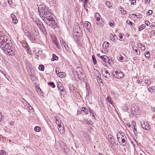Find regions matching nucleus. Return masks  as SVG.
<instances>
[{
  "mask_svg": "<svg viewBox=\"0 0 155 155\" xmlns=\"http://www.w3.org/2000/svg\"><path fill=\"white\" fill-rule=\"evenodd\" d=\"M28 37L30 39L32 40H33L34 39V36L31 34H28Z\"/></svg>",
  "mask_w": 155,
  "mask_h": 155,
  "instance_id": "c9c22d12",
  "label": "nucleus"
},
{
  "mask_svg": "<svg viewBox=\"0 0 155 155\" xmlns=\"http://www.w3.org/2000/svg\"><path fill=\"white\" fill-rule=\"evenodd\" d=\"M84 111L85 114H88L87 109L85 107H83L81 108V111Z\"/></svg>",
  "mask_w": 155,
  "mask_h": 155,
  "instance_id": "4be33fe9",
  "label": "nucleus"
},
{
  "mask_svg": "<svg viewBox=\"0 0 155 155\" xmlns=\"http://www.w3.org/2000/svg\"><path fill=\"white\" fill-rule=\"evenodd\" d=\"M155 89V86H152L148 88V90L151 93L153 92V91Z\"/></svg>",
  "mask_w": 155,
  "mask_h": 155,
  "instance_id": "5701e85b",
  "label": "nucleus"
},
{
  "mask_svg": "<svg viewBox=\"0 0 155 155\" xmlns=\"http://www.w3.org/2000/svg\"><path fill=\"white\" fill-rule=\"evenodd\" d=\"M55 118L56 119V124L58 125V127L59 126V125L63 124L60 119L58 118L57 119L56 117H55Z\"/></svg>",
  "mask_w": 155,
  "mask_h": 155,
  "instance_id": "412c9836",
  "label": "nucleus"
},
{
  "mask_svg": "<svg viewBox=\"0 0 155 155\" xmlns=\"http://www.w3.org/2000/svg\"><path fill=\"white\" fill-rule=\"evenodd\" d=\"M0 155H6V153L4 150H2L0 153Z\"/></svg>",
  "mask_w": 155,
  "mask_h": 155,
  "instance_id": "79ce46f5",
  "label": "nucleus"
},
{
  "mask_svg": "<svg viewBox=\"0 0 155 155\" xmlns=\"http://www.w3.org/2000/svg\"><path fill=\"white\" fill-rule=\"evenodd\" d=\"M104 62L105 63H107V62L110 64V63L109 62V60H110L109 59V58H108L107 56V58L105 57L104 58V59H103Z\"/></svg>",
  "mask_w": 155,
  "mask_h": 155,
  "instance_id": "c85d7f7f",
  "label": "nucleus"
},
{
  "mask_svg": "<svg viewBox=\"0 0 155 155\" xmlns=\"http://www.w3.org/2000/svg\"><path fill=\"white\" fill-rule=\"evenodd\" d=\"M39 26H40V27H42L43 26V24H42V23L41 22H39Z\"/></svg>",
  "mask_w": 155,
  "mask_h": 155,
  "instance_id": "052dcab7",
  "label": "nucleus"
},
{
  "mask_svg": "<svg viewBox=\"0 0 155 155\" xmlns=\"http://www.w3.org/2000/svg\"><path fill=\"white\" fill-rule=\"evenodd\" d=\"M38 68L39 70L43 71L44 70V67L42 65H40L39 67Z\"/></svg>",
  "mask_w": 155,
  "mask_h": 155,
  "instance_id": "2f4dec72",
  "label": "nucleus"
},
{
  "mask_svg": "<svg viewBox=\"0 0 155 155\" xmlns=\"http://www.w3.org/2000/svg\"><path fill=\"white\" fill-rule=\"evenodd\" d=\"M127 23L130 26H132L133 24L134 25V24H133L132 22L130 21L129 20H127Z\"/></svg>",
  "mask_w": 155,
  "mask_h": 155,
  "instance_id": "ea45409f",
  "label": "nucleus"
},
{
  "mask_svg": "<svg viewBox=\"0 0 155 155\" xmlns=\"http://www.w3.org/2000/svg\"><path fill=\"white\" fill-rule=\"evenodd\" d=\"M137 81H138V83L139 84L141 83L142 82V79H139V78L137 79Z\"/></svg>",
  "mask_w": 155,
  "mask_h": 155,
  "instance_id": "3c124183",
  "label": "nucleus"
},
{
  "mask_svg": "<svg viewBox=\"0 0 155 155\" xmlns=\"http://www.w3.org/2000/svg\"><path fill=\"white\" fill-rule=\"evenodd\" d=\"M29 112L30 113H33L34 111L32 108L31 107H29Z\"/></svg>",
  "mask_w": 155,
  "mask_h": 155,
  "instance_id": "de8ad7c7",
  "label": "nucleus"
},
{
  "mask_svg": "<svg viewBox=\"0 0 155 155\" xmlns=\"http://www.w3.org/2000/svg\"><path fill=\"white\" fill-rule=\"evenodd\" d=\"M8 3L10 5H12V2L11 0H8Z\"/></svg>",
  "mask_w": 155,
  "mask_h": 155,
  "instance_id": "13d9d810",
  "label": "nucleus"
},
{
  "mask_svg": "<svg viewBox=\"0 0 155 155\" xmlns=\"http://www.w3.org/2000/svg\"><path fill=\"white\" fill-rule=\"evenodd\" d=\"M125 135L124 133H122L121 131L118 132L117 134V138L118 140H119V138L121 137H123L124 135Z\"/></svg>",
  "mask_w": 155,
  "mask_h": 155,
  "instance_id": "aec40b11",
  "label": "nucleus"
},
{
  "mask_svg": "<svg viewBox=\"0 0 155 155\" xmlns=\"http://www.w3.org/2000/svg\"><path fill=\"white\" fill-rule=\"evenodd\" d=\"M95 18L96 19V23L97 25H100L102 24V21L101 20V18L99 14L96 13L95 14Z\"/></svg>",
  "mask_w": 155,
  "mask_h": 155,
  "instance_id": "6e6552de",
  "label": "nucleus"
},
{
  "mask_svg": "<svg viewBox=\"0 0 155 155\" xmlns=\"http://www.w3.org/2000/svg\"><path fill=\"white\" fill-rule=\"evenodd\" d=\"M145 56L147 58H149L150 56V53L148 51L145 54Z\"/></svg>",
  "mask_w": 155,
  "mask_h": 155,
  "instance_id": "4c0bfd02",
  "label": "nucleus"
},
{
  "mask_svg": "<svg viewBox=\"0 0 155 155\" xmlns=\"http://www.w3.org/2000/svg\"><path fill=\"white\" fill-rule=\"evenodd\" d=\"M48 84L50 87L52 88H54L55 87L54 84L53 82H51L48 83Z\"/></svg>",
  "mask_w": 155,
  "mask_h": 155,
  "instance_id": "7c9ffc66",
  "label": "nucleus"
},
{
  "mask_svg": "<svg viewBox=\"0 0 155 155\" xmlns=\"http://www.w3.org/2000/svg\"><path fill=\"white\" fill-rule=\"evenodd\" d=\"M141 126L143 128L147 130H149L150 128V127L146 122H143L141 123Z\"/></svg>",
  "mask_w": 155,
  "mask_h": 155,
  "instance_id": "1a4fd4ad",
  "label": "nucleus"
},
{
  "mask_svg": "<svg viewBox=\"0 0 155 155\" xmlns=\"http://www.w3.org/2000/svg\"><path fill=\"white\" fill-rule=\"evenodd\" d=\"M56 69H57V68ZM55 72L58 76L61 78H64L66 76V74L64 72L58 71L57 69L55 70Z\"/></svg>",
  "mask_w": 155,
  "mask_h": 155,
  "instance_id": "f8f14e48",
  "label": "nucleus"
},
{
  "mask_svg": "<svg viewBox=\"0 0 155 155\" xmlns=\"http://www.w3.org/2000/svg\"><path fill=\"white\" fill-rule=\"evenodd\" d=\"M112 74L113 77L117 79L122 78L124 76V74L122 72L120 71H113Z\"/></svg>",
  "mask_w": 155,
  "mask_h": 155,
  "instance_id": "39448f33",
  "label": "nucleus"
},
{
  "mask_svg": "<svg viewBox=\"0 0 155 155\" xmlns=\"http://www.w3.org/2000/svg\"><path fill=\"white\" fill-rule=\"evenodd\" d=\"M119 36H119L120 39H122L123 38V37L122 34L121 33L120 34H119Z\"/></svg>",
  "mask_w": 155,
  "mask_h": 155,
  "instance_id": "4d7b16f0",
  "label": "nucleus"
},
{
  "mask_svg": "<svg viewBox=\"0 0 155 155\" xmlns=\"http://www.w3.org/2000/svg\"><path fill=\"white\" fill-rule=\"evenodd\" d=\"M132 16H131L132 17H135V16H136V15L135 14H133L131 15Z\"/></svg>",
  "mask_w": 155,
  "mask_h": 155,
  "instance_id": "774afa93",
  "label": "nucleus"
},
{
  "mask_svg": "<svg viewBox=\"0 0 155 155\" xmlns=\"http://www.w3.org/2000/svg\"><path fill=\"white\" fill-rule=\"evenodd\" d=\"M111 144L113 145H114L115 144L114 142L112 140L111 141Z\"/></svg>",
  "mask_w": 155,
  "mask_h": 155,
  "instance_id": "338daca9",
  "label": "nucleus"
},
{
  "mask_svg": "<svg viewBox=\"0 0 155 155\" xmlns=\"http://www.w3.org/2000/svg\"><path fill=\"white\" fill-rule=\"evenodd\" d=\"M57 23L55 21V20L53 19L50 21H47L46 24L50 26L51 27L54 28L57 27Z\"/></svg>",
  "mask_w": 155,
  "mask_h": 155,
  "instance_id": "0eeeda50",
  "label": "nucleus"
},
{
  "mask_svg": "<svg viewBox=\"0 0 155 155\" xmlns=\"http://www.w3.org/2000/svg\"><path fill=\"white\" fill-rule=\"evenodd\" d=\"M134 133L135 134H137V129L136 127H134Z\"/></svg>",
  "mask_w": 155,
  "mask_h": 155,
  "instance_id": "a18cd8bd",
  "label": "nucleus"
},
{
  "mask_svg": "<svg viewBox=\"0 0 155 155\" xmlns=\"http://www.w3.org/2000/svg\"><path fill=\"white\" fill-rule=\"evenodd\" d=\"M153 13V11L151 10H149L148 12L147 13V15H151Z\"/></svg>",
  "mask_w": 155,
  "mask_h": 155,
  "instance_id": "37998d69",
  "label": "nucleus"
},
{
  "mask_svg": "<svg viewBox=\"0 0 155 155\" xmlns=\"http://www.w3.org/2000/svg\"><path fill=\"white\" fill-rule=\"evenodd\" d=\"M54 16L52 13L51 12H48L47 13L45 14V15L42 17L43 18L44 20L46 23L47 21H50L54 19L53 18Z\"/></svg>",
  "mask_w": 155,
  "mask_h": 155,
  "instance_id": "20e7f679",
  "label": "nucleus"
},
{
  "mask_svg": "<svg viewBox=\"0 0 155 155\" xmlns=\"http://www.w3.org/2000/svg\"><path fill=\"white\" fill-rule=\"evenodd\" d=\"M145 83L147 85L149 86L151 84V82L150 80H146L145 81Z\"/></svg>",
  "mask_w": 155,
  "mask_h": 155,
  "instance_id": "bb28decb",
  "label": "nucleus"
},
{
  "mask_svg": "<svg viewBox=\"0 0 155 155\" xmlns=\"http://www.w3.org/2000/svg\"><path fill=\"white\" fill-rule=\"evenodd\" d=\"M151 34L152 35H155V31H152Z\"/></svg>",
  "mask_w": 155,
  "mask_h": 155,
  "instance_id": "680f3d73",
  "label": "nucleus"
},
{
  "mask_svg": "<svg viewBox=\"0 0 155 155\" xmlns=\"http://www.w3.org/2000/svg\"><path fill=\"white\" fill-rule=\"evenodd\" d=\"M138 46L141 48V49L143 50H144L145 49V46L144 45H143L142 44H139Z\"/></svg>",
  "mask_w": 155,
  "mask_h": 155,
  "instance_id": "473e14b6",
  "label": "nucleus"
},
{
  "mask_svg": "<svg viewBox=\"0 0 155 155\" xmlns=\"http://www.w3.org/2000/svg\"><path fill=\"white\" fill-rule=\"evenodd\" d=\"M58 127V131L60 134H63L65 132L63 124L59 125V126Z\"/></svg>",
  "mask_w": 155,
  "mask_h": 155,
  "instance_id": "4468645a",
  "label": "nucleus"
},
{
  "mask_svg": "<svg viewBox=\"0 0 155 155\" xmlns=\"http://www.w3.org/2000/svg\"><path fill=\"white\" fill-rule=\"evenodd\" d=\"M133 49L135 52L134 54H136V55H139L140 54V52L139 50H138L137 48V47H133Z\"/></svg>",
  "mask_w": 155,
  "mask_h": 155,
  "instance_id": "f3484780",
  "label": "nucleus"
},
{
  "mask_svg": "<svg viewBox=\"0 0 155 155\" xmlns=\"http://www.w3.org/2000/svg\"><path fill=\"white\" fill-rule=\"evenodd\" d=\"M102 74L105 77L109 79L110 78V75L108 71L106 70L105 68L102 70Z\"/></svg>",
  "mask_w": 155,
  "mask_h": 155,
  "instance_id": "9d476101",
  "label": "nucleus"
},
{
  "mask_svg": "<svg viewBox=\"0 0 155 155\" xmlns=\"http://www.w3.org/2000/svg\"><path fill=\"white\" fill-rule=\"evenodd\" d=\"M41 129L40 127L38 126H36L35 128V130L37 132H40Z\"/></svg>",
  "mask_w": 155,
  "mask_h": 155,
  "instance_id": "72a5a7b5",
  "label": "nucleus"
},
{
  "mask_svg": "<svg viewBox=\"0 0 155 155\" xmlns=\"http://www.w3.org/2000/svg\"><path fill=\"white\" fill-rule=\"evenodd\" d=\"M109 24L110 26L112 27V26H113L114 25V23L113 21H111H111H109Z\"/></svg>",
  "mask_w": 155,
  "mask_h": 155,
  "instance_id": "58836bf2",
  "label": "nucleus"
},
{
  "mask_svg": "<svg viewBox=\"0 0 155 155\" xmlns=\"http://www.w3.org/2000/svg\"><path fill=\"white\" fill-rule=\"evenodd\" d=\"M140 27H141V28L142 29H143L145 28V25L144 24H143L141 25Z\"/></svg>",
  "mask_w": 155,
  "mask_h": 155,
  "instance_id": "603ef678",
  "label": "nucleus"
},
{
  "mask_svg": "<svg viewBox=\"0 0 155 155\" xmlns=\"http://www.w3.org/2000/svg\"><path fill=\"white\" fill-rule=\"evenodd\" d=\"M89 112L90 113V114H91V113H92V111L91 108H89Z\"/></svg>",
  "mask_w": 155,
  "mask_h": 155,
  "instance_id": "0e129e2a",
  "label": "nucleus"
},
{
  "mask_svg": "<svg viewBox=\"0 0 155 155\" xmlns=\"http://www.w3.org/2000/svg\"><path fill=\"white\" fill-rule=\"evenodd\" d=\"M107 58V56L106 55H102L100 56V58L103 60V59H104V58Z\"/></svg>",
  "mask_w": 155,
  "mask_h": 155,
  "instance_id": "6e6d98bb",
  "label": "nucleus"
},
{
  "mask_svg": "<svg viewBox=\"0 0 155 155\" xmlns=\"http://www.w3.org/2000/svg\"><path fill=\"white\" fill-rule=\"evenodd\" d=\"M108 137L110 140H112V136L110 134L108 135Z\"/></svg>",
  "mask_w": 155,
  "mask_h": 155,
  "instance_id": "8fccbe9b",
  "label": "nucleus"
},
{
  "mask_svg": "<svg viewBox=\"0 0 155 155\" xmlns=\"http://www.w3.org/2000/svg\"><path fill=\"white\" fill-rule=\"evenodd\" d=\"M60 43L62 47H64L67 50H68L69 48V47L66 44L65 41L63 40H61L60 41Z\"/></svg>",
  "mask_w": 155,
  "mask_h": 155,
  "instance_id": "ddd939ff",
  "label": "nucleus"
},
{
  "mask_svg": "<svg viewBox=\"0 0 155 155\" xmlns=\"http://www.w3.org/2000/svg\"><path fill=\"white\" fill-rule=\"evenodd\" d=\"M11 16L12 19L13 23L15 24H16L18 23V21L16 19V17L15 15L13 14H11Z\"/></svg>",
  "mask_w": 155,
  "mask_h": 155,
  "instance_id": "a211bd4d",
  "label": "nucleus"
},
{
  "mask_svg": "<svg viewBox=\"0 0 155 155\" xmlns=\"http://www.w3.org/2000/svg\"><path fill=\"white\" fill-rule=\"evenodd\" d=\"M11 45V41L9 40L8 37L3 34L0 31V47L2 49L7 48Z\"/></svg>",
  "mask_w": 155,
  "mask_h": 155,
  "instance_id": "f257e3e1",
  "label": "nucleus"
},
{
  "mask_svg": "<svg viewBox=\"0 0 155 155\" xmlns=\"http://www.w3.org/2000/svg\"><path fill=\"white\" fill-rule=\"evenodd\" d=\"M91 25V24L88 21H86L84 23V26L89 31L90 30Z\"/></svg>",
  "mask_w": 155,
  "mask_h": 155,
  "instance_id": "dca6fc26",
  "label": "nucleus"
},
{
  "mask_svg": "<svg viewBox=\"0 0 155 155\" xmlns=\"http://www.w3.org/2000/svg\"><path fill=\"white\" fill-rule=\"evenodd\" d=\"M82 111H81H81H80L79 110H78V112H77V115H79L81 113Z\"/></svg>",
  "mask_w": 155,
  "mask_h": 155,
  "instance_id": "e2e57ef3",
  "label": "nucleus"
},
{
  "mask_svg": "<svg viewBox=\"0 0 155 155\" xmlns=\"http://www.w3.org/2000/svg\"><path fill=\"white\" fill-rule=\"evenodd\" d=\"M38 10L40 15L42 17H43L45 14L49 12L48 7L44 5H39L38 8Z\"/></svg>",
  "mask_w": 155,
  "mask_h": 155,
  "instance_id": "f03ea898",
  "label": "nucleus"
},
{
  "mask_svg": "<svg viewBox=\"0 0 155 155\" xmlns=\"http://www.w3.org/2000/svg\"><path fill=\"white\" fill-rule=\"evenodd\" d=\"M145 23L147 26H148L150 24V22L148 21H146L145 22Z\"/></svg>",
  "mask_w": 155,
  "mask_h": 155,
  "instance_id": "09e8293b",
  "label": "nucleus"
},
{
  "mask_svg": "<svg viewBox=\"0 0 155 155\" xmlns=\"http://www.w3.org/2000/svg\"><path fill=\"white\" fill-rule=\"evenodd\" d=\"M112 36V37L113 38H115V37H116V38L117 37V36L115 35H113L112 34H110V37L111 38Z\"/></svg>",
  "mask_w": 155,
  "mask_h": 155,
  "instance_id": "864d4df0",
  "label": "nucleus"
},
{
  "mask_svg": "<svg viewBox=\"0 0 155 155\" xmlns=\"http://www.w3.org/2000/svg\"><path fill=\"white\" fill-rule=\"evenodd\" d=\"M4 116L2 114V113L0 112V121L1 122L2 120V119Z\"/></svg>",
  "mask_w": 155,
  "mask_h": 155,
  "instance_id": "c03bdc74",
  "label": "nucleus"
},
{
  "mask_svg": "<svg viewBox=\"0 0 155 155\" xmlns=\"http://www.w3.org/2000/svg\"><path fill=\"white\" fill-rule=\"evenodd\" d=\"M121 13L123 15H124L126 13V11L123 9L121 10Z\"/></svg>",
  "mask_w": 155,
  "mask_h": 155,
  "instance_id": "49530a36",
  "label": "nucleus"
},
{
  "mask_svg": "<svg viewBox=\"0 0 155 155\" xmlns=\"http://www.w3.org/2000/svg\"><path fill=\"white\" fill-rule=\"evenodd\" d=\"M125 58L123 56H121V55H120V56H119V60L120 61H124Z\"/></svg>",
  "mask_w": 155,
  "mask_h": 155,
  "instance_id": "f704fd0d",
  "label": "nucleus"
},
{
  "mask_svg": "<svg viewBox=\"0 0 155 155\" xmlns=\"http://www.w3.org/2000/svg\"><path fill=\"white\" fill-rule=\"evenodd\" d=\"M109 44H110V43L109 42L106 41L104 42L103 45V48H105L106 49L107 48L108 46V45Z\"/></svg>",
  "mask_w": 155,
  "mask_h": 155,
  "instance_id": "a878e982",
  "label": "nucleus"
},
{
  "mask_svg": "<svg viewBox=\"0 0 155 155\" xmlns=\"http://www.w3.org/2000/svg\"><path fill=\"white\" fill-rule=\"evenodd\" d=\"M119 140H118V142L120 143V141L121 140V143L123 144V146H125L127 144V137L125 135H124L123 137H121L119 138Z\"/></svg>",
  "mask_w": 155,
  "mask_h": 155,
  "instance_id": "9b49d317",
  "label": "nucleus"
},
{
  "mask_svg": "<svg viewBox=\"0 0 155 155\" xmlns=\"http://www.w3.org/2000/svg\"><path fill=\"white\" fill-rule=\"evenodd\" d=\"M105 4L109 8H110L111 7V5L110 4V2L109 1H106L105 3Z\"/></svg>",
  "mask_w": 155,
  "mask_h": 155,
  "instance_id": "c756f323",
  "label": "nucleus"
},
{
  "mask_svg": "<svg viewBox=\"0 0 155 155\" xmlns=\"http://www.w3.org/2000/svg\"><path fill=\"white\" fill-rule=\"evenodd\" d=\"M125 135L124 133H122L121 131L118 132L117 134V138L118 140H119V138L121 137H123L124 135Z\"/></svg>",
  "mask_w": 155,
  "mask_h": 155,
  "instance_id": "6ab92c4d",
  "label": "nucleus"
},
{
  "mask_svg": "<svg viewBox=\"0 0 155 155\" xmlns=\"http://www.w3.org/2000/svg\"><path fill=\"white\" fill-rule=\"evenodd\" d=\"M111 40L114 42H115V38H114L113 37L112 38L111 37Z\"/></svg>",
  "mask_w": 155,
  "mask_h": 155,
  "instance_id": "bf43d9fd",
  "label": "nucleus"
},
{
  "mask_svg": "<svg viewBox=\"0 0 155 155\" xmlns=\"http://www.w3.org/2000/svg\"><path fill=\"white\" fill-rule=\"evenodd\" d=\"M85 122L86 123L88 124H89L92 125L93 124L92 121L91 120L88 121L87 120H86L85 121Z\"/></svg>",
  "mask_w": 155,
  "mask_h": 155,
  "instance_id": "e433bc0d",
  "label": "nucleus"
},
{
  "mask_svg": "<svg viewBox=\"0 0 155 155\" xmlns=\"http://www.w3.org/2000/svg\"><path fill=\"white\" fill-rule=\"evenodd\" d=\"M92 59L93 61V63L94 64H97V61L95 58V56L94 55H92Z\"/></svg>",
  "mask_w": 155,
  "mask_h": 155,
  "instance_id": "cd10ccee",
  "label": "nucleus"
},
{
  "mask_svg": "<svg viewBox=\"0 0 155 155\" xmlns=\"http://www.w3.org/2000/svg\"><path fill=\"white\" fill-rule=\"evenodd\" d=\"M132 123L134 127H135V126H136V123L134 121H133L132 122Z\"/></svg>",
  "mask_w": 155,
  "mask_h": 155,
  "instance_id": "5fc2aeb1",
  "label": "nucleus"
},
{
  "mask_svg": "<svg viewBox=\"0 0 155 155\" xmlns=\"http://www.w3.org/2000/svg\"><path fill=\"white\" fill-rule=\"evenodd\" d=\"M131 1V4L133 5H135L136 3V0H130Z\"/></svg>",
  "mask_w": 155,
  "mask_h": 155,
  "instance_id": "a19ab883",
  "label": "nucleus"
},
{
  "mask_svg": "<svg viewBox=\"0 0 155 155\" xmlns=\"http://www.w3.org/2000/svg\"><path fill=\"white\" fill-rule=\"evenodd\" d=\"M110 93L112 94H114L115 95H117V94L114 93L113 91H111Z\"/></svg>",
  "mask_w": 155,
  "mask_h": 155,
  "instance_id": "69168bd1",
  "label": "nucleus"
},
{
  "mask_svg": "<svg viewBox=\"0 0 155 155\" xmlns=\"http://www.w3.org/2000/svg\"><path fill=\"white\" fill-rule=\"evenodd\" d=\"M5 50H6L7 53L10 55H14L16 53V51L14 47H12V44L8 48H4Z\"/></svg>",
  "mask_w": 155,
  "mask_h": 155,
  "instance_id": "423d86ee",
  "label": "nucleus"
},
{
  "mask_svg": "<svg viewBox=\"0 0 155 155\" xmlns=\"http://www.w3.org/2000/svg\"><path fill=\"white\" fill-rule=\"evenodd\" d=\"M58 90L60 91V94L61 95H62L63 93H64V89L63 86L61 85V84H60V86L59 85V84L58 85Z\"/></svg>",
  "mask_w": 155,
  "mask_h": 155,
  "instance_id": "2eb2a0df",
  "label": "nucleus"
},
{
  "mask_svg": "<svg viewBox=\"0 0 155 155\" xmlns=\"http://www.w3.org/2000/svg\"><path fill=\"white\" fill-rule=\"evenodd\" d=\"M58 58V57L55 54H53L52 55V58L51 59L52 61H54V60H57Z\"/></svg>",
  "mask_w": 155,
  "mask_h": 155,
  "instance_id": "393cba45",
  "label": "nucleus"
},
{
  "mask_svg": "<svg viewBox=\"0 0 155 155\" xmlns=\"http://www.w3.org/2000/svg\"><path fill=\"white\" fill-rule=\"evenodd\" d=\"M82 70L81 68H77L76 70H74L73 71V74L74 75L75 79L77 80H79L82 77Z\"/></svg>",
  "mask_w": 155,
  "mask_h": 155,
  "instance_id": "7ed1b4c3",
  "label": "nucleus"
},
{
  "mask_svg": "<svg viewBox=\"0 0 155 155\" xmlns=\"http://www.w3.org/2000/svg\"><path fill=\"white\" fill-rule=\"evenodd\" d=\"M107 101L108 103H110L112 105H113V103L112 102V101L111 99L110 98V96H107Z\"/></svg>",
  "mask_w": 155,
  "mask_h": 155,
  "instance_id": "b1692460",
  "label": "nucleus"
}]
</instances>
